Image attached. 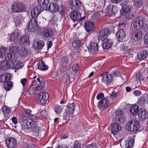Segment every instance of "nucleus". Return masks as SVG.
<instances>
[{
	"mask_svg": "<svg viewBox=\"0 0 148 148\" xmlns=\"http://www.w3.org/2000/svg\"><path fill=\"white\" fill-rule=\"evenodd\" d=\"M117 95V93L115 92L114 91H113L111 93L110 96L112 98L116 97Z\"/></svg>",
	"mask_w": 148,
	"mask_h": 148,
	"instance_id": "774afa93",
	"label": "nucleus"
},
{
	"mask_svg": "<svg viewBox=\"0 0 148 148\" xmlns=\"http://www.w3.org/2000/svg\"><path fill=\"white\" fill-rule=\"evenodd\" d=\"M98 44L93 42H91L88 46L89 49L95 52L98 50Z\"/></svg>",
	"mask_w": 148,
	"mask_h": 148,
	"instance_id": "7c9ffc66",
	"label": "nucleus"
},
{
	"mask_svg": "<svg viewBox=\"0 0 148 148\" xmlns=\"http://www.w3.org/2000/svg\"><path fill=\"white\" fill-rule=\"evenodd\" d=\"M110 31L109 29L106 28H103L100 29L98 35L99 40L103 41L107 38L108 36L110 34Z\"/></svg>",
	"mask_w": 148,
	"mask_h": 148,
	"instance_id": "423d86ee",
	"label": "nucleus"
},
{
	"mask_svg": "<svg viewBox=\"0 0 148 148\" xmlns=\"http://www.w3.org/2000/svg\"><path fill=\"white\" fill-rule=\"evenodd\" d=\"M12 11L16 13H19L26 11V7L25 5L20 2H16L12 6Z\"/></svg>",
	"mask_w": 148,
	"mask_h": 148,
	"instance_id": "20e7f679",
	"label": "nucleus"
},
{
	"mask_svg": "<svg viewBox=\"0 0 148 148\" xmlns=\"http://www.w3.org/2000/svg\"><path fill=\"white\" fill-rule=\"evenodd\" d=\"M116 116L114 122L110 125V132L113 135L117 134L121 130V124L124 119L123 112L121 110H117L115 112Z\"/></svg>",
	"mask_w": 148,
	"mask_h": 148,
	"instance_id": "f257e3e1",
	"label": "nucleus"
},
{
	"mask_svg": "<svg viewBox=\"0 0 148 148\" xmlns=\"http://www.w3.org/2000/svg\"><path fill=\"white\" fill-rule=\"evenodd\" d=\"M122 25H120V27H122L119 29L117 32L116 36L119 41L122 40L126 36L125 30L126 29L124 27L122 26Z\"/></svg>",
	"mask_w": 148,
	"mask_h": 148,
	"instance_id": "2eb2a0df",
	"label": "nucleus"
},
{
	"mask_svg": "<svg viewBox=\"0 0 148 148\" xmlns=\"http://www.w3.org/2000/svg\"><path fill=\"white\" fill-rule=\"evenodd\" d=\"M19 36L17 32L14 33L11 37V40L14 42H16L18 39Z\"/></svg>",
	"mask_w": 148,
	"mask_h": 148,
	"instance_id": "a18cd8bd",
	"label": "nucleus"
},
{
	"mask_svg": "<svg viewBox=\"0 0 148 148\" xmlns=\"http://www.w3.org/2000/svg\"><path fill=\"white\" fill-rule=\"evenodd\" d=\"M22 51L21 53L23 54V56H26L27 54V50H26V48H23L22 49Z\"/></svg>",
	"mask_w": 148,
	"mask_h": 148,
	"instance_id": "0e129e2a",
	"label": "nucleus"
},
{
	"mask_svg": "<svg viewBox=\"0 0 148 148\" xmlns=\"http://www.w3.org/2000/svg\"><path fill=\"white\" fill-rule=\"evenodd\" d=\"M38 9V8H36V7L31 12V15L32 18L37 20L36 19V18L40 13V11L39 12Z\"/></svg>",
	"mask_w": 148,
	"mask_h": 148,
	"instance_id": "2f4dec72",
	"label": "nucleus"
},
{
	"mask_svg": "<svg viewBox=\"0 0 148 148\" xmlns=\"http://www.w3.org/2000/svg\"><path fill=\"white\" fill-rule=\"evenodd\" d=\"M38 22L37 20L32 18L30 21L27 26L29 32H32L37 29Z\"/></svg>",
	"mask_w": 148,
	"mask_h": 148,
	"instance_id": "9b49d317",
	"label": "nucleus"
},
{
	"mask_svg": "<svg viewBox=\"0 0 148 148\" xmlns=\"http://www.w3.org/2000/svg\"><path fill=\"white\" fill-rule=\"evenodd\" d=\"M73 148H81L80 141L78 140H75L74 142V145Z\"/></svg>",
	"mask_w": 148,
	"mask_h": 148,
	"instance_id": "603ef678",
	"label": "nucleus"
},
{
	"mask_svg": "<svg viewBox=\"0 0 148 148\" xmlns=\"http://www.w3.org/2000/svg\"><path fill=\"white\" fill-rule=\"evenodd\" d=\"M2 112L4 114H8L11 111V109L6 106H3L2 108Z\"/></svg>",
	"mask_w": 148,
	"mask_h": 148,
	"instance_id": "09e8293b",
	"label": "nucleus"
},
{
	"mask_svg": "<svg viewBox=\"0 0 148 148\" xmlns=\"http://www.w3.org/2000/svg\"><path fill=\"white\" fill-rule=\"evenodd\" d=\"M106 0H100L99 5L101 7H104L105 4Z\"/></svg>",
	"mask_w": 148,
	"mask_h": 148,
	"instance_id": "69168bd1",
	"label": "nucleus"
},
{
	"mask_svg": "<svg viewBox=\"0 0 148 148\" xmlns=\"http://www.w3.org/2000/svg\"><path fill=\"white\" fill-rule=\"evenodd\" d=\"M49 0H38V3L39 5L36 8H38V11H40V13L44 10V8L41 6H45L46 7V9L48 10L49 4Z\"/></svg>",
	"mask_w": 148,
	"mask_h": 148,
	"instance_id": "aec40b11",
	"label": "nucleus"
},
{
	"mask_svg": "<svg viewBox=\"0 0 148 148\" xmlns=\"http://www.w3.org/2000/svg\"><path fill=\"white\" fill-rule=\"evenodd\" d=\"M23 124L22 125V129L25 130L32 128H34L36 124V120L35 119H23L22 118Z\"/></svg>",
	"mask_w": 148,
	"mask_h": 148,
	"instance_id": "7ed1b4c3",
	"label": "nucleus"
},
{
	"mask_svg": "<svg viewBox=\"0 0 148 148\" xmlns=\"http://www.w3.org/2000/svg\"><path fill=\"white\" fill-rule=\"evenodd\" d=\"M77 10H73L70 13L71 18L73 21H78L81 17L80 14Z\"/></svg>",
	"mask_w": 148,
	"mask_h": 148,
	"instance_id": "4be33fe9",
	"label": "nucleus"
},
{
	"mask_svg": "<svg viewBox=\"0 0 148 148\" xmlns=\"http://www.w3.org/2000/svg\"><path fill=\"white\" fill-rule=\"evenodd\" d=\"M114 77H120L121 76V73L117 71H115L112 73Z\"/></svg>",
	"mask_w": 148,
	"mask_h": 148,
	"instance_id": "e2e57ef3",
	"label": "nucleus"
},
{
	"mask_svg": "<svg viewBox=\"0 0 148 148\" xmlns=\"http://www.w3.org/2000/svg\"><path fill=\"white\" fill-rule=\"evenodd\" d=\"M135 5L137 8L141 7L143 4V0H134Z\"/></svg>",
	"mask_w": 148,
	"mask_h": 148,
	"instance_id": "de8ad7c7",
	"label": "nucleus"
},
{
	"mask_svg": "<svg viewBox=\"0 0 148 148\" xmlns=\"http://www.w3.org/2000/svg\"><path fill=\"white\" fill-rule=\"evenodd\" d=\"M53 34V32L52 29L48 27L44 28L42 32V36L46 38L52 37Z\"/></svg>",
	"mask_w": 148,
	"mask_h": 148,
	"instance_id": "f3484780",
	"label": "nucleus"
},
{
	"mask_svg": "<svg viewBox=\"0 0 148 148\" xmlns=\"http://www.w3.org/2000/svg\"><path fill=\"white\" fill-rule=\"evenodd\" d=\"M25 113L23 115L22 118H23V119L30 117L32 115V114H31L32 111L30 109H25Z\"/></svg>",
	"mask_w": 148,
	"mask_h": 148,
	"instance_id": "a19ab883",
	"label": "nucleus"
},
{
	"mask_svg": "<svg viewBox=\"0 0 148 148\" xmlns=\"http://www.w3.org/2000/svg\"><path fill=\"white\" fill-rule=\"evenodd\" d=\"M148 52L147 50L143 51L140 54L138 55V58L139 60H144L148 56Z\"/></svg>",
	"mask_w": 148,
	"mask_h": 148,
	"instance_id": "c9c22d12",
	"label": "nucleus"
},
{
	"mask_svg": "<svg viewBox=\"0 0 148 148\" xmlns=\"http://www.w3.org/2000/svg\"><path fill=\"white\" fill-rule=\"evenodd\" d=\"M84 148H98V147L95 143H93L86 145Z\"/></svg>",
	"mask_w": 148,
	"mask_h": 148,
	"instance_id": "4d7b16f0",
	"label": "nucleus"
},
{
	"mask_svg": "<svg viewBox=\"0 0 148 148\" xmlns=\"http://www.w3.org/2000/svg\"><path fill=\"white\" fill-rule=\"evenodd\" d=\"M120 45V48L121 50H124L125 52H127L129 55L132 57L134 54H136V53L133 51V50L131 49H129L127 44L125 41H121L119 42Z\"/></svg>",
	"mask_w": 148,
	"mask_h": 148,
	"instance_id": "0eeeda50",
	"label": "nucleus"
},
{
	"mask_svg": "<svg viewBox=\"0 0 148 148\" xmlns=\"http://www.w3.org/2000/svg\"><path fill=\"white\" fill-rule=\"evenodd\" d=\"M34 45L35 49L39 50L42 48L44 45V43L43 41L41 40L36 42V44Z\"/></svg>",
	"mask_w": 148,
	"mask_h": 148,
	"instance_id": "f704fd0d",
	"label": "nucleus"
},
{
	"mask_svg": "<svg viewBox=\"0 0 148 148\" xmlns=\"http://www.w3.org/2000/svg\"><path fill=\"white\" fill-rule=\"evenodd\" d=\"M94 23L92 22H86L84 25V27L86 31L88 33H92L94 32Z\"/></svg>",
	"mask_w": 148,
	"mask_h": 148,
	"instance_id": "412c9836",
	"label": "nucleus"
},
{
	"mask_svg": "<svg viewBox=\"0 0 148 148\" xmlns=\"http://www.w3.org/2000/svg\"><path fill=\"white\" fill-rule=\"evenodd\" d=\"M134 14L132 13L128 14L126 17V20L127 21H129L132 20Z\"/></svg>",
	"mask_w": 148,
	"mask_h": 148,
	"instance_id": "bf43d9fd",
	"label": "nucleus"
},
{
	"mask_svg": "<svg viewBox=\"0 0 148 148\" xmlns=\"http://www.w3.org/2000/svg\"><path fill=\"white\" fill-rule=\"evenodd\" d=\"M36 79L37 82H38V84H37L38 85L37 86H42V85L44 89L45 88V84L44 81L40 80L39 78H37Z\"/></svg>",
	"mask_w": 148,
	"mask_h": 148,
	"instance_id": "6e6d98bb",
	"label": "nucleus"
},
{
	"mask_svg": "<svg viewBox=\"0 0 148 148\" xmlns=\"http://www.w3.org/2000/svg\"><path fill=\"white\" fill-rule=\"evenodd\" d=\"M104 94L102 92L99 93L97 95L96 98L97 99L99 100L100 99H102L104 97Z\"/></svg>",
	"mask_w": 148,
	"mask_h": 148,
	"instance_id": "680f3d73",
	"label": "nucleus"
},
{
	"mask_svg": "<svg viewBox=\"0 0 148 148\" xmlns=\"http://www.w3.org/2000/svg\"><path fill=\"white\" fill-rule=\"evenodd\" d=\"M82 42L79 40H76L73 42L72 45L75 49H78L81 47Z\"/></svg>",
	"mask_w": 148,
	"mask_h": 148,
	"instance_id": "c756f323",
	"label": "nucleus"
},
{
	"mask_svg": "<svg viewBox=\"0 0 148 148\" xmlns=\"http://www.w3.org/2000/svg\"><path fill=\"white\" fill-rule=\"evenodd\" d=\"M55 112L57 114H60L62 110V106L59 105L56 106L54 108Z\"/></svg>",
	"mask_w": 148,
	"mask_h": 148,
	"instance_id": "c03bdc74",
	"label": "nucleus"
},
{
	"mask_svg": "<svg viewBox=\"0 0 148 148\" xmlns=\"http://www.w3.org/2000/svg\"><path fill=\"white\" fill-rule=\"evenodd\" d=\"M100 14L99 13H95L92 16V20L93 21H96L100 18Z\"/></svg>",
	"mask_w": 148,
	"mask_h": 148,
	"instance_id": "79ce46f5",
	"label": "nucleus"
},
{
	"mask_svg": "<svg viewBox=\"0 0 148 148\" xmlns=\"http://www.w3.org/2000/svg\"><path fill=\"white\" fill-rule=\"evenodd\" d=\"M69 60L67 56L62 57L61 61V64L68 65L69 63Z\"/></svg>",
	"mask_w": 148,
	"mask_h": 148,
	"instance_id": "49530a36",
	"label": "nucleus"
},
{
	"mask_svg": "<svg viewBox=\"0 0 148 148\" xmlns=\"http://www.w3.org/2000/svg\"><path fill=\"white\" fill-rule=\"evenodd\" d=\"M118 11L117 7L113 5H108L106 8V12L110 15H114Z\"/></svg>",
	"mask_w": 148,
	"mask_h": 148,
	"instance_id": "a211bd4d",
	"label": "nucleus"
},
{
	"mask_svg": "<svg viewBox=\"0 0 148 148\" xmlns=\"http://www.w3.org/2000/svg\"><path fill=\"white\" fill-rule=\"evenodd\" d=\"M6 141L7 146L9 148H14L16 145V140L14 138L8 137Z\"/></svg>",
	"mask_w": 148,
	"mask_h": 148,
	"instance_id": "dca6fc26",
	"label": "nucleus"
},
{
	"mask_svg": "<svg viewBox=\"0 0 148 148\" xmlns=\"http://www.w3.org/2000/svg\"><path fill=\"white\" fill-rule=\"evenodd\" d=\"M101 76L102 77L101 79L102 82L104 83L108 86V84H111L112 82V75L106 72L102 74Z\"/></svg>",
	"mask_w": 148,
	"mask_h": 148,
	"instance_id": "1a4fd4ad",
	"label": "nucleus"
},
{
	"mask_svg": "<svg viewBox=\"0 0 148 148\" xmlns=\"http://www.w3.org/2000/svg\"><path fill=\"white\" fill-rule=\"evenodd\" d=\"M140 125L138 121H130L127 124L126 127L128 128V130L131 132H136L139 130Z\"/></svg>",
	"mask_w": 148,
	"mask_h": 148,
	"instance_id": "39448f33",
	"label": "nucleus"
},
{
	"mask_svg": "<svg viewBox=\"0 0 148 148\" xmlns=\"http://www.w3.org/2000/svg\"><path fill=\"white\" fill-rule=\"evenodd\" d=\"M66 106L65 114L66 116H69L73 113L76 107V105L74 103H69Z\"/></svg>",
	"mask_w": 148,
	"mask_h": 148,
	"instance_id": "f8f14e48",
	"label": "nucleus"
},
{
	"mask_svg": "<svg viewBox=\"0 0 148 148\" xmlns=\"http://www.w3.org/2000/svg\"><path fill=\"white\" fill-rule=\"evenodd\" d=\"M79 69V66L77 64H75L72 67V69L74 73H76Z\"/></svg>",
	"mask_w": 148,
	"mask_h": 148,
	"instance_id": "5fc2aeb1",
	"label": "nucleus"
},
{
	"mask_svg": "<svg viewBox=\"0 0 148 148\" xmlns=\"http://www.w3.org/2000/svg\"><path fill=\"white\" fill-rule=\"evenodd\" d=\"M38 68L39 69L42 71H46L48 69V67L42 60L39 62L38 63Z\"/></svg>",
	"mask_w": 148,
	"mask_h": 148,
	"instance_id": "473e14b6",
	"label": "nucleus"
},
{
	"mask_svg": "<svg viewBox=\"0 0 148 148\" xmlns=\"http://www.w3.org/2000/svg\"><path fill=\"white\" fill-rule=\"evenodd\" d=\"M19 50L20 48L18 46H13L10 47L9 50L10 52L14 54L17 53Z\"/></svg>",
	"mask_w": 148,
	"mask_h": 148,
	"instance_id": "e433bc0d",
	"label": "nucleus"
},
{
	"mask_svg": "<svg viewBox=\"0 0 148 148\" xmlns=\"http://www.w3.org/2000/svg\"><path fill=\"white\" fill-rule=\"evenodd\" d=\"M11 69L10 63L5 61H1L0 62V69L6 70V69Z\"/></svg>",
	"mask_w": 148,
	"mask_h": 148,
	"instance_id": "393cba45",
	"label": "nucleus"
},
{
	"mask_svg": "<svg viewBox=\"0 0 148 148\" xmlns=\"http://www.w3.org/2000/svg\"><path fill=\"white\" fill-rule=\"evenodd\" d=\"M5 58L7 60L10 61L14 64H15V62L16 60L14 54L11 52L9 53L7 55H5Z\"/></svg>",
	"mask_w": 148,
	"mask_h": 148,
	"instance_id": "bb28decb",
	"label": "nucleus"
},
{
	"mask_svg": "<svg viewBox=\"0 0 148 148\" xmlns=\"http://www.w3.org/2000/svg\"><path fill=\"white\" fill-rule=\"evenodd\" d=\"M134 142V139L133 138H131L129 139L128 142H126L125 145V147L127 148H130L133 147Z\"/></svg>",
	"mask_w": 148,
	"mask_h": 148,
	"instance_id": "58836bf2",
	"label": "nucleus"
},
{
	"mask_svg": "<svg viewBox=\"0 0 148 148\" xmlns=\"http://www.w3.org/2000/svg\"><path fill=\"white\" fill-rule=\"evenodd\" d=\"M137 115L139 120L140 121H143L148 118V112L144 108H141L139 109Z\"/></svg>",
	"mask_w": 148,
	"mask_h": 148,
	"instance_id": "ddd939ff",
	"label": "nucleus"
},
{
	"mask_svg": "<svg viewBox=\"0 0 148 148\" xmlns=\"http://www.w3.org/2000/svg\"><path fill=\"white\" fill-rule=\"evenodd\" d=\"M44 89L42 85V86H36L35 87L30 86L29 87L28 92L30 95H36L39 94Z\"/></svg>",
	"mask_w": 148,
	"mask_h": 148,
	"instance_id": "6e6552de",
	"label": "nucleus"
},
{
	"mask_svg": "<svg viewBox=\"0 0 148 148\" xmlns=\"http://www.w3.org/2000/svg\"><path fill=\"white\" fill-rule=\"evenodd\" d=\"M66 7L65 6L61 5L60 7H59V9L58 11L60 14H61L62 16L64 15L65 13Z\"/></svg>",
	"mask_w": 148,
	"mask_h": 148,
	"instance_id": "37998d69",
	"label": "nucleus"
},
{
	"mask_svg": "<svg viewBox=\"0 0 148 148\" xmlns=\"http://www.w3.org/2000/svg\"><path fill=\"white\" fill-rule=\"evenodd\" d=\"M146 18L145 16L143 15L135 18L133 21L134 28L136 31L141 30L142 29H144V22Z\"/></svg>",
	"mask_w": 148,
	"mask_h": 148,
	"instance_id": "f03ea898",
	"label": "nucleus"
},
{
	"mask_svg": "<svg viewBox=\"0 0 148 148\" xmlns=\"http://www.w3.org/2000/svg\"><path fill=\"white\" fill-rule=\"evenodd\" d=\"M80 0H72L70 2L71 9L73 10H78L81 6Z\"/></svg>",
	"mask_w": 148,
	"mask_h": 148,
	"instance_id": "6ab92c4d",
	"label": "nucleus"
},
{
	"mask_svg": "<svg viewBox=\"0 0 148 148\" xmlns=\"http://www.w3.org/2000/svg\"><path fill=\"white\" fill-rule=\"evenodd\" d=\"M102 43V47L106 49H108L112 46V40L108 39L107 38L105 40H103Z\"/></svg>",
	"mask_w": 148,
	"mask_h": 148,
	"instance_id": "5701e85b",
	"label": "nucleus"
},
{
	"mask_svg": "<svg viewBox=\"0 0 148 148\" xmlns=\"http://www.w3.org/2000/svg\"><path fill=\"white\" fill-rule=\"evenodd\" d=\"M23 66V63L21 62H19L17 63H16V64L14 65V68L16 69H19L22 68Z\"/></svg>",
	"mask_w": 148,
	"mask_h": 148,
	"instance_id": "864d4df0",
	"label": "nucleus"
},
{
	"mask_svg": "<svg viewBox=\"0 0 148 148\" xmlns=\"http://www.w3.org/2000/svg\"><path fill=\"white\" fill-rule=\"evenodd\" d=\"M40 115L43 118H45L47 116V113L45 110H42L40 112Z\"/></svg>",
	"mask_w": 148,
	"mask_h": 148,
	"instance_id": "13d9d810",
	"label": "nucleus"
},
{
	"mask_svg": "<svg viewBox=\"0 0 148 148\" xmlns=\"http://www.w3.org/2000/svg\"><path fill=\"white\" fill-rule=\"evenodd\" d=\"M7 49L5 47H2L0 48V58H3V55L6 52Z\"/></svg>",
	"mask_w": 148,
	"mask_h": 148,
	"instance_id": "3c124183",
	"label": "nucleus"
},
{
	"mask_svg": "<svg viewBox=\"0 0 148 148\" xmlns=\"http://www.w3.org/2000/svg\"><path fill=\"white\" fill-rule=\"evenodd\" d=\"M109 101L107 98L101 99L98 102V106L100 110H103L106 108L109 105Z\"/></svg>",
	"mask_w": 148,
	"mask_h": 148,
	"instance_id": "4468645a",
	"label": "nucleus"
},
{
	"mask_svg": "<svg viewBox=\"0 0 148 148\" xmlns=\"http://www.w3.org/2000/svg\"><path fill=\"white\" fill-rule=\"evenodd\" d=\"M59 6L55 2L50 3L49 5L48 10H49L50 12L55 13L58 11Z\"/></svg>",
	"mask_w": 148,
	"mask_h": 148,
	"instance_id": "b1692460",
	"label": "nucleus"
},
{
	"mask_svg": "<svg viewBox=\"0 0 148 148\" xmlns=\"http://www.w3.org/2000/svg\"><path fill=\"white\" fill-rule=\"evenodd\" d=\"M27 79L25 78L21 79V82L23 86H24L25 85V84L26 83Z\"/></svg>",
	"mask_w": 148,
	"mask_h": 148,
	"instance_id": "338daca9",
	"label": "nucleus"
},
{
	"mask_svg": "<svg viewBox=\"0 0 148 148\" xmlns=\"http://www.w3.org/2000/svg\"><path fill=\"white\" fill-rule=\"evenodd\" d=\"M139 107L138 106L134 104L130 107V112L134 116H136L137 114L139 111Z\"/></svg>",
	"mask_w": 148,
	"mask_h": 148,
	"instance_id": "a878e982",
	"label": "nucleus"
},
{
	"mask_svg": "<svg viewBox=\"0 0 148 148\" xmlns=\"http://www.w3.org/2000/svg\"><path fill=\"white\" fill-rule=\"evenodd\" d=\"M67 65L61 64V71L62 72H66L67 69V68L66 67Z\"/></svg>",
	"mask_w": 148,
	"mask_h": 148,
	"instance_id": "052dcab7",
	"label": "nucleus"
},
{
	"mask_svg": "<svg viewBox=\"0 0 148 148\" xmlns=\"http://www.w3.org/2000/svg\"><path fill=\"white\" fill-rule=\"evenodd\" d=\"M49 97L47 93H40L38 97L36 98L38 103L42 105H44L46 101Z\"/></svg>",
	"mask_w": 148,
	"mask_h": 148,
	"instance_id": "9d476101",
	"label": "nucleus"
},
{
	"mask_svg": "<svg viewBox=\"0 0 148 148\" xmlns=\"http://www.w3.org/2000/svg\"><path fill=\"white\" fill-rule=\"evenodd\" d=\"M29 41V37L27 35H25L22 36L20 40V45H23L25 43L28 44Z\"/></svg>",
	"mask_w": 148,
	"mask_h": 148,
	"instance_id": "72a5a7b5",
	"label": "nucleus"
},
{
	"mask_svg": "<svg viewBox=\"0 0 148 148\" xmlns=\"http://www.w3.org/2000/svg\"><path fill=\"white\" fill-rule=\"evenodd\" d=\"M13 86L12 82L10 81H7L4 84V88L7 91L10 90V88Z\"/></svg>",
	"mask_w": 148,
	"mask_h": 148,
	"instance_id": "4c0bfd02",
	"label": "nucleus"
},
{
	"mask_svg": "<svg viewBox=\"0 0 148 148\" xmlns=\"http://www.w3.org/2000/svg\"><path fill=\"white\" fill-rule=\"evenodd\" d=\"M131 10L130 8L127 6L122 8L121 11V15H125L126 14L129 12Z\"/></svg>",
	"mask_w": 148,
	"mask_h": 148,
	"instance_id": "ea45409f",
	"label": "nucleus"
},
{
	"mask_svg": "<svg viewBox=\"0 0 148 148\" xmlns=\"http://www.w3.org/2000/svg\"><path fill=\"white\" fill-rule=\"evenodd\" d=\"M10 74L6 73L0 75V82L4 83L7 81H9L10 79Z\"/></svg>",
	"mask_w": 148,
	"mask_h": 148,
	"instance_id": "cd10ccee",
	"label": "nucleus"
},
{
	"mask_svg": "<svg viewBox=\"0 0 148 148\" xmlns=\"http://www.w3.org/2000/svg\"><path fill=\"white\" fill-rule=\"evenodd\" d=\"M132 34L133 37L134 36V40L137 41L141 39L143 35L141 30L134 31L132 33Z\"/></svg>",
	"mask_w": 148,
	"mask_h": 148,
	"instance_id": "c85d7f7f",
	"label": "nucleus"
},
{
	"mask_svg": "<svg viewBox=\"0 0 148 148\" xmlns=\"http://www.w3.org/2000/svg\"><path fill=\"white\" fill-rule=\"evenodd\" d=\"M145 103V99L143 97H140L138 102V103L141 106L144 105Z\"/></svg>",
	"mask_w": 148,
	"mask_h": 148,
	"instance_id": "8fccbe9b",
	"label": "nucleus"
}]
</instances>
